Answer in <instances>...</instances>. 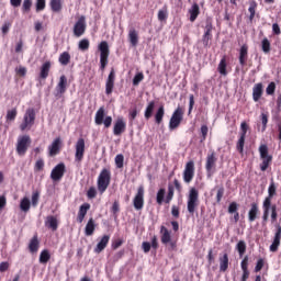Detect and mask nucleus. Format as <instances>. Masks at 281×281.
<instances>
[{"mask_svg":"<svg viewBox=\"0 0 281 281\" xmlns=\"http://www.w3.org/2000/svg\"><path fill=\"white\" fill-rule=\"evenodd\" d=\"M109 186H111V169L103 168L97 179L99 194H104L109 190Z\"/></svg>","mask_w":281,"mask_h":281,"instance_id":"f257e3e1","label":"nucleus"},{"mask_svg":"<svg viewBox=\"0 0 281 281\" xmlns=\"http://www.w3.org/2000/svg\"><path fill=\"white\" fill-rule=\"evenodd\" d=\"M98 50L100 52V69L101 71H104L106 69V65H109V56L111 55L109 42L102 41L98 45Z\"/></svg>","mask_w":281,"mask_h":281,"instance_id":"f03ea898","label":"nucleus"},{"mask_svg":"<svg viewBox=\"0 0 281 281\" xmlns=\"http://www.w3.org/2000/svg\"><path fill=\"white\" fill-rule=\"evenodd\" d=\"M260 159L262 160L260 164L261 172H266V170L271 166L273 161V156L269 155V147L265 144L259 146Z\"/></svg>","mask_w":281,"mask_h":281,"instance_id":"7ed1b4c3","label":"nucleus"},{"mask_svg":"<svg viewBox=\"0 0 281 281\" xmlns=\"http://www.w3.org/2000/svg\"><path fill=\"white\" fill-rule=\"evenodd\" d=\"M199 207V190L191 188L187 201V210L189 214L193 215Z\"/></svg>","mask_w":281,"mask_h":281,"instance_id":"20e7f679","label":"nucleus"},{"mask_svg":"<svg viewBox=\"0 0 281 281\" xmlns=\"http://www.w3.org/2000/svg\"><path fill=\"white\" fill-rule=\"evenodd\" d=\"M160 234L161 244L166 245L169 251H175L177 249V240H172V235H170V231H168L166 226H161Z\"/></svg>","mask_w":281,"mask_h":281,"instance_id":"39448f33","label":"nucleus"},{"mask_svg":"<svg viewBox=\"0 0 281 281\" xmlns=\"http://www.w3.org/2000/svg\"><path fill=\"white\" fill-rule=\"evenodd\" d=\"M32 144V138L30 135H23L18 138L16 143V154L20 157H25V154L27 153V148H30Z\"/></svg>","mask_w":281,"mask_h":281,"instance_id":"423d86ee","label":"nucleus"},{"mask_svg":"<svg viewBox=\"0 0 281 281\" xmlns=\"http://www.w3.org/2000/svg\"><path fill=\"white\" fill-rule=\"evenodd\" d=\"M181 122H183V109L181 106H178L169 121V128L170 131H175V128H179L181 125Z\"/></svg>","mask_w":281,"mask_h":281,"instance_id":"0eeeda50","label":"nucleus"},{"mask_svg":"<svg viewBox=\"0 0 281 281\" xmlns=\"http://www.w3.org/2000/svg\"><path fill=\"white\" fill-rule=\"evenodd\" d=\"M94 122L97 126L104 124L105 128H111V124H113V117L105 116L104 119V108H100L95 113Z\"/></svg>","mask_w":281,"mask_h":281,"instance_id":"6e6552de","label":"nucleus"},{"mask_svg":"<svg viewBox=\"0 0 281 281\" xmlns=\"http://www.w3.org/2000/svg\"><path fill=\"white\" fill-rule=\"evenodd\" d=\"M35 120H36V111H34V109L32 108L27 109L24 114L23 122L20 125V131H25L27 126H33Z\"/></svg>","mask_w":281,"mask_h":281,"instance_id":"1a4fd4ad","label":"nucleus"},{"mask_svg":"<svg viewBox=\"0 0 281 281\" xmlns=\"http://www.w3.org/2000/svg\"><path fill=\"white\" fill-rule=\"evenodd\" d=\"M144 194H146L144 186H139L133 199V205L136 212H140V210H144Z\"/></svg>","mask_w":281,"mask_h":281,"instance_id":"9d476101","label":"nucleus"},{"mask_svg":"<svg viewBox=\"0 0 281 281\" xmlns=\"http://www.w3.org/2000/svg\"><path fill=\"white\" fill-rule=\"evenodd\" d=\"M72 32L74 36L77 38H80V36L85 35V32H87V18H85V15H81L75 23Z\"/></svg>","mask_w":281,"mask_h":281,"instance_id":"9b49d317","label":"nucleus"},{"mask_svg":"<svg viewBox=\"0 0 281 281\" xmlns=\"http://www.w3.org/2000/svg\"><path fill=\"white\" fill-rule=\"evenodd\" d=\"M194 172H195L194 160H189L186 164L184 170L182 173V179L184 183H192V180L194 179Z\"/></svg>","mask_w":281,"mask_h":281,"instance_id":"f8f14e48","label":"nucleus"},{"mask_svg":"<svg viewBox=\"0 0 281 281\" xmlns=\"http://www.w3.org/2000/svg\"><path fill=\"white\" fill-rule=\"evenodd\" d=\"M216 153L212 151L206 156L205 170L207 177H212L214 175V169L216 168Z\"/></svg>","mask_w":281,"mask_h":281,"instance_id":"ddd939ff","label":"nucleus"},{"mask_svg":"<svg viewBox=\"0 0 281 281\" xmlns=\"http://www.w3.org/2000/svg\"><path fill=\"white\" fill-rule=\"evenodd\" d=\"M75 161L77 164H82L85 159V138H79L75 145Z\"/></svg>","mask_w":281,"mask_h":281,"instance_id":"4468645a","label":"nucleus"},{"mask_svg":"<svg viewBox=\"0 0 281 281\" xmlns=\"http://www.w3.org/2000/svg\"><path fill=\"white\" fill-rule=\"evenodd\" d=\"M175 188L178 192H181V190H183V188L181 187V182H179L178 179L173 180V186L168 184V192L165 198V203L169 204L172 201V199H175Z\"/></svg>","mask_w":281,"mask_h":281,"instance_id":"2eb2a0df","label":"nucleus"},{"mask_svg":"<svg viewBox=\"0 0 281 281\" xmlns=\"http://www.w3.org/2000/svg\"><path fill=\"white\" fill-rule=\"evenodd\" d=\"M66 167L65 162H59L50 172V179L53 181H60L65 177Z\"/></svg>","mask_w":281,"mask_h":281,"instance_id":"dca6fc26","label":"nucleus"},{"mask_svg":"<svg viewBox=\"0 0 281 281\" xmlns=\"http://www.w3.org/2000/svg\"><path fill=\"white\" fill-rule=\"evenodd\" d=\"M113 89H115V69L112 68L105 81V94L111 95Z\"/></svg>","mask_w":281,"mask_h":281,"instance_id":"f3484780","label":"nucleus"},{"mask_svg":"<svg viewBox=\"0 0 281 281\" xmlns=\"http://www.w3.org/2000/svg\"><path fill=\"white\" fill-rule=\"evenodd\" d=\"M276 227H277V232L274 233L272 244L270 245V248H269L272 254H276L278 249H280V244H281V226L280 224H278Z\"/></svg>","mask_w":281,"mask_h":281,"instance_id":"a211bd4d","label":"nucleus"},{"mask_svg":"<svg viewBox=\"0 0 281 281\" xmlns=\"http://www.w3.org/2000/svg\"><path fill=\"white\" fill-rule=\"evenodd\" d=\"M240 67H245L247 65V60H249V45L243 44L239 48L238 56Z\"/></svg>","mask_w":281,"mask_h":281,"instance_id":"6ab92c4d","label":"nucleus"},{"mask_svg":"<svg viewBox=\"0 0 281 281\" xmlns=\"http://www.w3.org/2000/svg\"><path fill=\"white\" fill-rule=\"evenodd\" d=\"M67 92V77L65 75H61L59 78V82L56 86V97L63 98L65 93Z\"/></svg>","mask_w":281,"mask_h":281,"instance_id":"aec40b11","label":"nucleus"},{"mask_svg":"<svg viewBox=\"0 0 281 281\" xmlns=\"http://www.w3.org/2000/svg\"><path fill=\"white\" fill-rule=\"evenodd\" d=\"M265 93V85L262 82H258L252 87V100L254 102H260Z\"/></svg>","mask_w":281,"mask_h":281,"instance_id":"412c9836","label":"nucleus"},{"mask_svg":"<svg viewBox=\"0 0 281 281\" xmlns=\"http://www.w3.org/2000/svg\"><path fill=\"white\" fill-rule=\"evenodd\" d=\"M61 144H63V140L60 139V137H57L53 140V143L48 147L49 157H56V155L60 153Z\"/></svg>","mask_w":281,"mask_h":281,"instance_id":"4be33fe9","label":"nucleus"},{"mask_svg":"<svg viewBox=\"0 0 281 281\" xmlns=\"http://www.w3.org/2000/svg\"><path fill=\"white\" fill-rule=\"evenodd\" d=\"M240 268L243 271L240 281H247L249 280V256H245L244 259L240 262Z\"/></svg>","mask_w":281,"mask_h":281,"instance_id":"5701e85b","label":"nucleus"},{"mask_svg":"<svg viewBox=\"0 0 281 281\" xmlns=\"http://www.w3.org/2000/svg\"><path fill=\"white\" fill-rule=\"evenodd\" d=\"M126 131V122H124L123 117H119L114 123L113 135L116 137L122 135Z\"/></svg>","mask_w":281,"mask_h":281,"instance_id":"b1692460","label":"nucleus"},{"mask_svg":"<svg viewBox=\"0 0 281 281\" xmlns=\"http://www.w3.org/2000/svg\"><path fill=\"white\" fill-rule=\"evenodd\" d=\"M49 71H52V61L47 60L40 68V80H47Z\"/></svg>","mask_w":281,"mask_h":281,"instance_id":"393cba45","label":"nucleus"},{"mask_svg":"<svg viewBox=\"0 0 281 281\" xmlns=\"http://www.w3.org/2000/svg\"><path fill=\"white\" fill-rule=\"evenodd\" d=\"M278 188L276 187V181L271 179L269 188H268V196L265 198L263 203H268L271 205V201H273V196H276Z\"/></svg>","mask_w":281,"mask_h":281,"instance_id":"a878e982","label":"nucleus"},{"mask_svg":"<svg viewBox=\"0 0 281 281\" xmlns=\"http://www.w3.org/2000/svg\"><path fill=\"white\" fill-rule=\"evenodd\" d=\"M110 240H111V236L103 235L100 241L97 244V247L94 248V254H102V251L106 249V246L109 245Z\"/></svg>","mask_w":281,"mask_h":281,"instance_id":"bb28decb","label":"nucleus"},{"mask_svg":"<svg viewBox=\"0 0 281 281\" xmlns=\"http://www.w3.org/2000/svg\"><path fill=\"white\" fill-rule=\"evenodd\" d=\"M258 214H260V207L258 206V203L254 202L250 204V210L248 211L249 223H254L256 218H258Z\"/></svg>","mask_w":281,"mask_h":281,"instance_id":"cd10ccee","label":"nucleus"},{"mask_svg":"<svg viewBox=\"0 0 281 281\" xmlns=\"http://www.w3.org/2000/svg\"><path fill=\"white\" fill-rule=\"evenodd\" d=\"M91 210V204L83 203L80 205L78 215H77V223H82L85 221V217L87 216V213Z\"/></svg>","mask_w":281,"mask_h":281,"instance_id":"c85d7f7f","label":"nucleus"},{"mask_svg":"<svg viewBox=\"0 0 281 281\" xmlns=\"http://www.w3.org/2000/svg\"><path fill=\"white\" fill-rule=\"evenodd\" d=\"M41 247V240H38V234H35L29 243V251L36 254Z\"/></svg>","mask_w":281,"mask_h":281,"instance_id":"c756f323","label":"nucleus"},{"mask_svg":"<svg viewBox=\"0 0 281 281\" xmlns=\"http://www.w3.org/2000/svg\"><path fill=\"white\" fill-rule=\"evenodd\" d=\"M189 21L191 23H194V21H196V19H199V14H201V8H199L198 3H193L192 7L189 9Z\"/></svg>","mask_w":281,"mask_h":281,"instance_id":"7c9ffc66","label":"nucleus"},{"mask_svg":"<svg viewBox=\"0 0 281 281\" xmlns=\"http://www.w3.org/2000/svg\"><path fill=\"white\" fill-rule=\"evenodd\" d=\"M45 225L48 229H52V232H56L58 229V218L54 215H49L46 217Z\"/></svg>","mask_w":281,"mask_h":281,"instance_id":"2f4dec72","label":"nucleus"},{"mask_svg":"<svg viewBox=\"0 0 281 281\" xmlns=\"http://www.w3.org/2000/svg\"><path fill=\"white\" fill-rule=\"evenodd\" d=\"M229 269V255L225 252L222 257H220V271L225 273Z\"/></svg>","mask_w":281,"mask_h":281,"instance_id":"473e14b6","label":"nucleus"},{"mask_svg":"<svg viewBox=\"0 0 281 281\" xmlns=\"http://www.w3.org/2000/svg\"><path fill=\"white\" fill-rule=\"evenodd\" d=\"M95 220H93V217H90L88 223L86 224V228H85V234L87 236H93L94 232H95Z\"/></svg>","mask_w":281,"mask_h":281,"instance_id":"72a5a7b5","label":"nucleus"},{"mask_svg":"<svg viewBox=\"0 0 281 281\" xmlns=\"http://www.w3.org/2000/svg\"><path fill=\"white\" fill-rule=\"evenodd\" d=\"M256 10H258V2H256V0H252L249 2V8H248V12H249V22L254 23V19H256Z\"/></svg>","mask_w":281,"mask_h":281,"instance_id":"f704fd0d","label":"nucleus"},{"mask_svg":"<svg viewBox=\"0 0 281 281\" xmlns=\"http://www.w3.org/2000/svg\"><path fill=\"white\" fill-rule=\"evenodd\" d=\"M217 71L221 76H227V56H223L217 66Z\"/></svg>","mask_w":281,"mask_h":281,"instance_id":"c9c22d12","label":"nucleus"},{"mask_svg":"<svg viewBox=\"0 0 281 281\" xmlns=\"http://www.w3.org/2000/svg\"><path fill=\"white\" fill-rule=\"evenodd\" d=\"M165 115H166V109L164 108V105H160L155 113V123L161 124V122H164Z\"/></svg>","mask_w":281,"mask_h":281,"instance_id":"e433bc0d","label":"nucleus"},{"mask_svg":"<svg viewBox=\"0 0 281 281\" xmlns=\"http://www.w3.org/2000/svg\"><path fill=\"white\" fill-rule=\"evenodd\" d=\"M153 113H155V101H149L144 112L145 120H150Z\"/></svg>","mask_w":281,"mask_h":281,"instance_id":"4c0bfd02","label":"nucleus"},{"mask_svg":"<svg viewBox=\"0 0 281 281\" xmlns=\"http://www.w3.org/2000/svg\"><path fill=\"white\" fill-rule=\"evenodd\" d=\"M58 60L60 65H63L64 67H67V65L71 63V55L69 54V52H64L59 55Z\"/></svg>","mask_w":281,"mask_h":281,"instance_id":"58836bf2","label":"nucleus"},{"mask_svg":"<svg viewBox=\"0 0 281 281\" xmlns=\"http://www.w3.org/2000/svg\"><path fill=\"white\" fill-rule=\"evenodd\" d=\"M52 260V255L49 254L48 249H44L40 254V263L41 265H47Z\"/></svg>","mask_w":281,"mask_h":281,"instance_id":"ea45409f","label":"nucleus"},{"mask_svg":"<svg viewBox=\"0 0 281 281\" xmlns=\"http://www.w3.org/2000/svg\"><path fill=\"white\" fill-rule=\"evenodd\" d=\"M156 202L158 205L166 203V189L160 188L156 194Z\"/></svg>","mask_w":281,"mask_h":281,"instance_id":"a19ab883","label":"nucleus"},{"mask_svg":"<svg viewBox=\"0 0 281 281\" xmlns=\"http://www.w3.org/2000/svg\"><path fill=\"white\" fill-rule=\"evenodd\" d=\"M236 250L239 254V258H243L247 252V243H245V240H239L236 245Z\"/></svg>","mask_w":281,"mask_h":281,"instance_id":"79ce46f5","label":"nucleus"},{"mask_svg":"<svg viewBox=\"0 0 281 281\" xmlns=\"http://www.w3.org/2000/svg\"><path fill=\"white\" fill-rule=\"evenodd\" d=\"M128 38L133 47L137 46V43L139 42V37L137 36V31H135V29L130 30Z\"/></svg>","mask_w":281,"mask_h":281,"instance_id":"37998d69","label":"nucleus"},{"mask_svg":"<svg viewBox=\"0 0 281 281\" xmlns=\"http://www.w3.org/2000/svg\"><path fill=\"white\" fill-rule=\"evenodd\" d=\"M262 210H263V215H262V224L267 223L269 221V213L271 212V204L262 202Z\"/></svg>","mask_w":281,"mask_h":281,"instance_id":"c03bdc74","label":"nucleus"},{"mask_svg":"<svg viewBox=\"0 0 281 281\" xmlns=\"http://www.w3.org/2000/svg\"><path fill=\"white\" fill-rule=\"evenodd\" d=\"M214 190H216V203H221V201H223V196H225V187L221 186V187H215L212 192H214Z\"/></svg>","mask_w":281,"mask_h":281,"instance_id":"a18cd8bd","label":"nucleus"},{"mask_svg":"<svg viewBox=\"0 0 281 281\" xmlns=\"http://www.w3.org/2000/svg\"><path fill=\"white\" fill-rule=\"evenodd\" d=\"M49 5L53 12H60L63 10V0H50Z\"/></svg>","mask_w":281,"mask_h":281,"instance_id":"49530a36","label":"nucleus"},{"mask_svg":"<svg viewBox=\"0 0 281 281\" xmlns=\"http://www.w3.org/2000/svg\"><path fill=\"white\" fill-rule=\"evenodd\" d=\"M247 136H239L237 143H236V149L239 155H243L245 153V139Z\"/></svg>","mask_w":281,"mask_h":281,"instance_id":"de8ad7c7","label":"nucleus"},{"mask_svg":"<svg viewBox=\"0 0 281 281\" xmlns=\"http://www.w3.org/2000/svg\"><path fill=\"white\" fill-rule=\"evenodd\" d=\"M31 205H32V203L30 202V199L25 196L20 202V210L22 212H30Z\"/></svg>","mask_w":281,"mask_h":281,"instance_id":"09e8293b","label":"nucleus"},{"mask_svg":"<svg viewBox=\"0 0 281 281\" xmlns=\"http://www.w3.org/2000/svg\"><path fill=\"white\" fill-rule=\"evenodd\" d=\"M261 49H262L263 54H270V52H271V42H269V38L265 37L261 41Z\"/></svg>","mask_w":281,"mask_h":281,"instance_id":"8fccbe9b","label":"nucleus"},{"mask_svg":"<svg viewBox=\"0 0 281 281\" xmlns=\"http://www.w3.org/2000/svg\"><path fill=\"white\" fill-rule=\"evenodd\" d=\"M18 113L19 112L16 111V108H13L12 110H8L7 116H5L7 122H14V120H16Z\"/></svg>","mask_w":281,"mask_h":281,"instance_id":"3c124183","label":"nucleus"},{"mask_svg":"<svg viewBox=\"0 0 281 281\" xmlns=\"http://www.w3.org/2000/svg\"><path fill=\"white\" fill-rule=\"evenodd\" d=\"M90 45L91 43L89 42L88 38H82L78 44V49H80V52H87Z\"/></svg>","mask_w":281,"mask_h":281,"instance_id":"603ef678","label":"nucleus"},{"mask_svg":"<svg viewBox=\"0 0 281 281\" xmlns=\"http://www.w3.org/2000/svg\"><path fill=\"white\" fill-rule=\"evenodd\" d=\"M270 212L271 223H276V221H278V206L276 204H270Z\"/></svg>","mask_w":281,"mask_h":281,"instance_id":"864d4df0","label":"nucleus"},{"mask_svg":"<svg viewBox=\"0 0 281 281\" xmlns=\"http://www.w3.org/2000/svg\"><path fill=\"white\" fill-rule=\"evenodd\" d=\"M41 199V192L34 191L32 193L31 203L33 207H36L38 205V200Z\"/></svg>","mask_w":281,"mask_h":281,"instance_id":"5fc2aeb1","label":"nucleus"},{"mask_svg":"<svg viewBox=\"0 0 281 281\" xmlns=\"http://www.w3.org/2000/svg\"><path fill=\"white\" fill-rule=\"evenodd\" d=\"M46 0H36L35 2V10L36 12H43L46 8Z\"/></svg>","mask_w":281,"mask_h":281,"instance_id":"6e6d98bb","label":"nucleus"},{"mask_svg":"<svg viewBox=\"0 0 281 281\" xmlns=\"http://www.w3.org/2000/svg\"><path fill=\"white\" fill-rule=\"evenodd\" d=\"M116 168H124V155L119 154L114 158Z\"/></svg>","mask_w":281,"mask_h":281,"instance_id":"4d7b16f0","label":"nucleus"},{"mask_svg":"<svg viewBox=\"0 0 281 281\" xmlns=\"http://www.w3.org/2000/svg\"><path fill=\"white\" fill-rule=\"evenodd\" d=\"M45 168V160L43 158H40L36 160L35 166H34V171L35 172H41Z\"/></svg>","mask_w":281,"mask_h":281,"instance_id":"13d9d810","label":"nucleus"},{"mask_svg":"<svg viewBox=\"0 0 281 281\" xmlns=\"http://www.w3.org/2000/svg\"><path fill=\"white\" fill-rule=\"evenodd\" d=\"M261 124H262V133L267 131V124H269V114L261 113Z\"/></svg>","mask_w":281,"mask_h":281,"instance_id":"bf43d9fd","label":"nucleus"},{"mask_svg":"<svg viewBox=\"0 0 281 281\" xmlns=\"http://www.w3.org/2000/svg\"><path fill=\"white\" fill-rule=\"evenodd\" d=\"M247 131H249V124L247 122H241L240 124V133L239 136L241 137H247Z\"/></svg>","mask_w":281,"mask_h":281,"instance_id":"052dcab7","label":"nucleus"},{"mask_svg":"<svg viewBox=\"0 0 281 281\" xmlns=\"http://www.w3.org/2000/svg\"><path fill=\"white\" fill-rule=\"evenodd\" d=\"M32 10V0H24L22 3V12L27 13Z\"/></svg>","mask_w":281,"mask_h":281,"instance_id":"680f3d73","label":"nucleus"},{"mask_svg":"<svg viewBox=\"0 0 281 281\" xmlns=\"http://www.w3.org/2000/svg\"><path fill=\"white\" fill-rule=\"evenodd\" d=\"M144 80V72H137L133 78V86L137 87Z\"/></svg>","mask_w":281,"mask_h":281,"instance_id":"e2e57ef3","label":"nucleus"},{"mask_svg":"<svg viewBox=\"0 0 281 281\" xmlns=\"http://www.w3.org/2000/svg\"><path fill=\"white\" fill-rule=\"evenodd\" d=\"M267 95H274L276 93V82L271 81L266 88Z\"/></svg>","mask_w":281,"mask_h":281,"instance_id":"0e129e2a","label":"nucleus"},{"mask_svg":"<svg viewBox=\"0 0 281 281\" xmlns=\"http://www.w3.org/2000/svg\"><path fill=\"white\" fill-rule=\"evenodd\" d=\"M207 133H209V128H207V125H202L201 126V139H200V143L203 144V142H205V139H207Z\"/></svg>","mask_w":281,"mask_h":281,"instance_id":"69168bd1","label":"nucleus"},{"mask_svg":"<svg viewBox=\"0 0 281 281\" xmlns=\"http://www.w3.org/2000/svg\"><path fill=\"white\" fill-rule=\"evenodd\" d=\"M88 199H95L98 196V190H95V187H90L87 191Z\"/></svg>","mask_w":281,"mask_h":281,"instance_id":"338daca9","label":"nucleus"},{"mask_svg":"<svg viewBox=\"0 0 281 281\" xmlns=\"http://www.w3.org/2000/svg\"><path fill=\"white\" fill-rule=\"evenodd\" d=\"M168 19V10L162 9L158 11V21H166Z\"/></svg>","mask_w":281,"mask_h":281,"instance_id":"774afa93","label":"nucleus"}]
</instances>
